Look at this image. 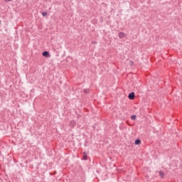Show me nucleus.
<instances>
[{
    "instance_id": "2",
    "label": "nucleus",
    "mask_w": 182,
    "mask_h": 182,
    "mask_svg": "<svg viewBox=\"0 0 182 182\" xmlns=\"http://www.w3.org/2000/svg\"><path fill=\"white\" fill-rule=\"evenodd\" d=\"M43 56H44V58H50V54H49V51H44L42 53Z\"/></svg>"
},
{
    "instance_id": "6",
    "label": "nucleus",
    "mask_w": 182,
    "mask_h": 182,
    "mask_svg": "<svg viewBox=\"0 0 182 182\" xmlns=\"http://www.w3.org/2000/svg\"><path fill=\"white\" fill-rule=\"evenodd\" d=\"M159 173L160 177H161V178H164V172L160 171Z\"/></svg>"
},
{
    "instance_id": "9",
    "label": "nucleus",
    "mask_w": 182,
    "mask_h": 182,
    "mask_svg": "<svg viewBox=\"0 0 182 182\" xmlns=\"http://www.w3.org/2000/svg\"><path fill=\"white\" fill-rule=\"evenodd\" d=\"M129 64L131 66H133V65H134V62L133 61H129Z\"/></svg>"
},
{
    "instance_id": "10",
    "label": "nucleus",
    "mask_w": 182,
    "mask_h": 182,
    "mask_svg": "<svg viewBox=\"0 0 182 182\" xmlns=\"http://www.w3.org/2000/svg\"><path fill=\"white\" fill-rule=\"evenodd\" d=\"M92 45H95V44L97 43V42H96V41H92Z\"/></svg>"
},
{
    "instance_id": "5",
    "label": "nucleus",
    "mask_w": 182,
    "mask_h": 182,
    "mask_svg": "<svg viewBox=\"0 0 182 182\" xmlns=\"http://www.w3.org/2000/svg\"><path fill=\"white\" fill-rule=\"evenodd\" d=\"M82 155H83V159L85 160H87V154L86 152H83Z\"/></svg>"
},
{
    "instance_id": "8",
    "label": "nucleus",
    "mask_w": 182,
    "mask_h": 182,
    "mask_svg": "<svg viewBox=\"0 0 182 182\" xmlns=\"http://www.w3.org/2000/svg\"><path fill=\"white\" fill-rule=\"evenodd\" d=\"M42 15H43V16H46V15H48V12H43V13H42Z\"/></svg>"
},
{
    "instance_id": "3",
    "label": "nucleus",
    "mask_w": 182,
    "mask_h": 182,
    "mask_svg": "<svg viewBox=\"0 0 182 182\" xmlns=\"http://www.w3.org/2000/svg\"><path fill=\"white\" fill-rule=\"evenodd\" d=\"M118 36L120 39H123V38L126 37V33H124L123 32H119L118 34Z\"/></svg>"
},
{
    "instance_id": "7",
    "label": "nucleus",
    "mask_w": 182,
    "mask_h": 182,
    "mask_svg": "<svg viewBox=\"0 0 182 182\" xmlns=\"http://www.w3.org/2000/svg\"><path fill=\"white\" fill-rule=\"evenodd\" d=\"M131 119H132V120H135V119H136V115L132 116V117H131Z\"/></svg>"
},
{
    "instance_id": "1",
    "label": "nucleus",
    "mask_w": 182,
    "mask_h": 182,
    "mask_svg": "<svg viewBox=\"0 0 182 182\" xmlns=\"http://www.w3.org/2000/svg\"><path fill=\"white\" fill-rule=\"evenodd\" d=\"M136 97V95L134 94V92H132L129 94L128 98L129 100H134V98Z\"/></svg>"
},
{
    "instance_id": "4",
    "label": "nucleus",
    "mask_w": 182,
    "mask_h": 182,
    "mask_svg": "<svg viewBox=\"0 0 182 182\" xmlns=\"http://www.w3.org/2000/svg\"><path fill=\"white\" fill-rule=\"evenodd\" d=\"M141 141L140 139H136L134 144H136V146H139V144H141Z\"/></svg>"
}]
</instances>
